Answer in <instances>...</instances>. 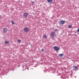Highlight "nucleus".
I'll use <instances>...</instances> for the list:
<instances>
[{"mask_svg": "<svg viewBox=\"0 0 79 79\" xmlns=\"http://www.w3.org/2000/svg\"><path fill=\"white\" fill-rule=\"evenodd\" d=\"M34 2H33V1L31 2V3L32 4L34 3Z\"/></svg>", "mask_w": 79, "mask_h": 79, "instance_id": "16", "label": "nucleus"}, {"mask_svg": "<svg viewBox=\"0 0 79 79\" xmlns=\"http://www.w3.org/2000/svg\"><path fill=\"white\" fill-rule=\"evenodd\" d=\"M60 56V57H62L64 56V55L63 54H59Z\"/></svg>", "mask_w": 79, "mask_h": 79, "instance_id": "9", "label": "nucleus"}, {"mask_svg": "<svg viewBox=\"0 0 79 79\" xmlns=\"http://www.w3.org/2000/svg\"><path fill=\"white\" fill-rule=\"evenodd\" d=\"M8 31V29L6 28H3V33H6Z\"/></svg>", "mask_w": 79, "mask_h": 79, "instance_id": "1", "label": "nucleus"}, {"mask_svg": "<svg viewBox=\"0 0 79 79\" xmlns=\"http://www.w3.org/2000/svg\"><path fill=\"white\" fill-rule=\"evenodd\" d=\"M11 23H12L13 25L15 24V22H14V21H11Z\"/></svg>", "mask_w": 79, "mask_h": 79, "instance_id": "12", "label": "nucleus"}, {"mask_svg": "<svg viewBox=\"0 0 79 79\" xmlns=\"http://www.w3.org/2000/svg\"><path fill=\"white\" fill-rule=\"evenodd\" d=\"M18 42L19 43H20V42H21V40H18Z\"/></svg>", "mask_w": 79, "mask_h": 79, "instance_id": "14", "label": "nucleus"}, {"mask_svg": "<svg viewBox=\"0 0 79 79\" xmlns=\"http://www.w3.org/2000/svg\"><path fill=\"white\" fill-rule=\"evenodd\" d=\"M72 25H69V27L70 28H71L72 27Z\"/></svg>", "mask_w": 79, "mask_h": 79, "instance_id": "13", "label": "nucleus"}, {"mask_svg": "<svg viewBox=\"0 0 79 79\" xmlns=\"http://www.w3.org/2000/svg\"><path fill=\"white\" fill-rule=\"evenodd\" d=\"M28 15V14L27 13H24L23 16L25 18H27Z\"/></svg>", "mask_w": 79, "mask_h": 79, "instance_id": "2", "label": "nucleus"}, {"mask_svg": "<svg viewBox=\"0 0 79 79\" xmlns=\"http://www.w3.org/2000/svg\"><path fill=\"white\" fill-rule=\"evenodd\" d=\"M51 35L52 36L54 37L55 35V33L53 31H52L51 34Z\"/></svg>", "mask_w": 79, "mask_h": 79, "instance_id": "6", "label": "nucleus"}, {"mask_svg": "<svg viewBox=\"0 0 79 79\" xmlns=\"http://www.w3.org/2000/svg\"><path fill=\"white\" fill-rule=\"evenodd\" d=\"M47 1L49 3H51L52 2V0H47Z\"/></svg>", "mask_w": 79, "mask_h": 79, "instance_id": "11", "label": "nucleus"}, {"mask_svg": "<svg viewBox=\"0 0 79 79\" xmlns=\"http://www.w3.org/2000/svg\"><path fill=\"white\" fill-rule=\"evenodd\" d=\"M5 44H9V41H6L5 42Z\"/></svg>", "mask_w": 79, "mask_h": 79, "instance_id": "8", "label": "nucleus"}, {"mask_svg": "<svg viewBox=\"0 0 79 79\" xmlns=\"http://www.w3.org/2000/svg\"><path fill=\"white\" fill-rule=\"evenodd\" d=\"M57 30V29H56L55 31H56Z\"/></svg>", "mask_w": 79, "mask_h": 79, "instance_id": "18", "label": "nucleus"}, {"mask_svg": "<svg viewBox=\"0 0 79 79\" xmlns=\"http://www.w3.org/2000/svg\"><path fill=\"white\" fill-rule=\"evenodd\" d=\"M43 38L46 39L47 38V36L46 35H43Z\"/></svg>", "mask_w": 79, "mask_h": 79, "instance_id": "10", "label": "nucleus"}, {"mask_svg": "<svg viewBox=\"0 0 79 79\" xmlns=\"http://www.w3.org/2000/svg\"><path fill=\"white\" fill-rule=\"evenodd\" d=\"M54 49L56 51H58V50H59V48L58 47H56V46L54 47Z\"/></svg>", "mask_w": 79, "mask_h": 79, "instance_id": "4", "label": "nucleus"}, {"mask_svg": "<svg viewBox=\"0 0 79 79\" xmlns=\"http://www.w3.org/2000/svg\"><path fill=\"white\" fill-rule=\"evenodd\" d=\"M42 51L44 52V49H42Z\"/></svg>", "mask_w": 79, "mask_h": 79, "instance_id": "15", "label": "nucleus"}, {"mask_svg": "<svg viewBox=\"0 0 79 79\" xmlns=\"http://www.w3.org/2000/svg\"><path fill=\"white\" fill-rule=\"evenodd\" d=\"M60 23L61 24H64L65 23V21H64V20H62L61 21H60Z\"/></svg>", "mask_w": 79, "mask_h": 79, "instance_id": "7", "label": "nucleus"}, {"mask_svg": "<svg viewBox=\"0 0 79 79\" xmlns=\"http://www.w3.org/2000/svg\"><path fill=\"white\" fill-rule=\"evenodd\" d=\"M73 69L74 70H75V71H76L77 70V67H75V66H73Z\"/></svg>", "mask_w": 79, "mask_h": 79, "instance_id": "5", "label": "nucleus"}, {"mask_svg": "<svg viewBox=\"0 0 79 79\" xmlns=\"http://www.w3.org/2000/svg\"><path fill=\"white\" fill-rule=\"evenodd\" d=\"M24 31H25L26 32H27L29 31V28L26 27V28H24Z\"/></svg>", "mask_w": 79, "mask_h": 79, "instance_id": "3", "label": "nucleus"}, {"mask_svg": "<svg viewBox=\"0 0 79 79\" xmlns=\"http://www.w3.org/2000/svg\"><path fill=\"white\" fill-rule=\"evenodd\" d=\"M77 32H79V28L77 29Z\"/></svg>", "mask_w": 79, "mask_h": 79, "instance_id": "17", "label": "nucleus"}]
</instances>
